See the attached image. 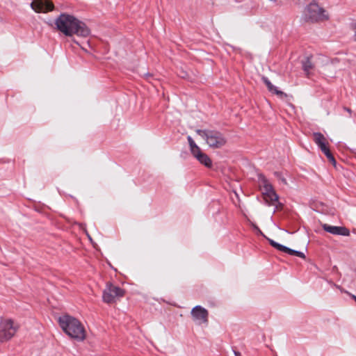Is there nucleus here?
<instances>
[{"instance_id":"f257e3e1","label":"nucleus","mask_w":356,"mask_h":356,"mask_svg":"<svg viewBox=\"0 0 356 356\" xmlns=\"http://www.w3.org/2000/svg\"><path fill=\"white\" fill-rule=\"evenodd\" d=\"M54 24L57 30L65 36L76 35L87 37L90 34V30L85 23L67 13H61L55 19Z\"/></svg>"},{"instance_id":"f03ea898","label":"nucleus","mask_w":356,"mask_h":356,"mask_svg":"<svg viewBox=\"0 0 356 356\" xmlns=\"http://www.w3.org/2000/svg\"><path fill=\"white\" fill-rule=\"evenodd\" d=\"M58 321L63 332L72 339L78 341L86 339L85 328L77 318L65 314L60 316Z\"/></svg>"},{"instance_id":"7ed1b4c3","label":"nucleus","mask_w":356,"mask_h":356,"mask_svg":"<svg viewBox=\"0 0 356 356\" xmlns=\"http://www.w3.org/2000/svg\"><path fill=\"white\" fill-rule=\"evenodd\" d=\"M196 133L206 140L209 147L213 148H220L227 142L223 134L216 130L197 129Z\"/></svg>"},{"instance_id":"20e7f679","label":"nucleus","mask_w":356,"mask_h":356,"mask_svg":"<svg viewBox=\"0 0 356 356\" xmlns=\"http://www.w3.org/2000/svg\"><path fill=\"white\" fill-rule=\"evenodd\" d=\"M325 13V10L315 1L310 3L305 11L306 19L312 22L327 19L328 17Z\"/></svg>"},{"instance_id":"39448f33","label":"nucleus","mask_w":356,"mask_h":356,"mask_svg":"<svg viewBox=\"0 0 356 356\" xmlns=\"http://www.w3.org/2000/svg\"><path fill=\"white\" fill-rule=\"evenodd\" d=\"M124 295V289L111 283H107L103 291L102 298L104 302L111 304L115 302L118 298L123 297Z\"/></svg>"},{"instance_id":"423d86ee","label":"nucleus","mask_w":356,"mask_h":356,"mask_svg":"<svg viewBox=\"0 0 356 356\" xmlns=\"http://www.w3.org/2000/svg\"><path fill=\"white\" fill-rule=\"evenodd\" d=\"M18 327L11 319L1 320L0 322V341L4 342L10 340L15 334Z\"/></svg>"},{"instance_id":"0eeeda50","label":"nucleus","mask_w":356,"mask_h":356,"mask_svg":"<svg viewBox=\"0 0 356 356\" xmlns=\"http://www.w3.org/2000/svg\"><path fill=\"white\" fill-rule=\"evenodd\" d=\"M31 8L36 13H47L54 10V5L48 0H35L31 3Z\"/></svg>"},{"instance_id":"6e6552de","label":"nucleus","mask_w":356,"mask_h":356,"mask_svg":"<svg viewBox=\"0 0 356 356\" xmlns=\"http://www.w3.org/2000/svg\"><path fill=\"white\" fill-rule=\"evenodd\" d=\"M191 316L195 321L199 324L208 323V311L200 305H197L191 310Z\"/></svg>"},{"instance_id":"1a4fd4ad","label":"nucleus","mask_w":356,"mask_h":356,"mask_svg":"<svg viewBox=\"0 0 356 356\" xmlns=\"http://www.w3.org/2000/svg\"><path fill=\"white\" fill-rule=\"evenodd\" d=\"M323 229L332 234L341 235V236H349L350 231L345 227L332 226L328 224H323L322 225Z\"/></svg>"},{"instance_id":"9d476101","label":"nucleus","mask_w":356,"mask_h":356,"mask_svg":"<svg viewBox=\"0 0 356 356\" xmlns=\"http://www.w3.org/2000/svg\"><path fill=\"white\" fill-rule=\"evenodd\" d=\"M261 80L263 83L266 86L268 91L271 93L277 95L280 99H287L289 97H291V96H289L285 92L278 90L277 87L272 84V83L267 77L262 76Z\"/></svg>"},{"instance_id":"9b49d317","label":"nucleus","mask_w":356,"mask_h":356,"mask_svg":"<svg viewBox=\"0 0 356 356\" xmlns=\"http://www.w3.org/2000/svg\"><path fill=\"white\" fill-rule=\"evenodd\" d=\"M259 179L261 186L263 187V197L272 194L274 198H275V191H274L272 184L269 183L268 179L262 175H259Z\"/></svg>"},{"instance_id":"f8f14e48","label":"nucleus","mask_w":356,"mask_h":356,"mask_svg":"<svg viewBox=\"0 0 356 356\" xmlns=\"http://www.w3.org/2000/svg\"><path fill=\"white\" fill-rule=\"evenodd\" d=\"M313 137L314 141L318 146L321 151H324L326 148H327L326 146V139L321 133H314Z\"/></svg>"},{"instance_id":"ddd939ff","label":"nucleus","mask_w":356,"mask_h":356,"mask_svg":"<svg viewBox=\"0 0 356 356\" xmlns=\"http://www.w3.org/2000/svg\"><path fill=\"white\" fill-rule=\"evenodd\" d=\"M267 238L268 243H270V245L272 247L277 249V250L287 253L290 255H293L294 250H292L286 246L280 244V243L275 242V241H273V239H270L268 238Z\"/></svg>"},{"instance_id":"4468645a","label":"nucleus","mask_w":356,"mask_h":356,"mask_svg":"<svg viewBox=\"0 0 356 356\" xmlns=\"http://www.w3.org/2000/svg\"><path fill=\"white\" fill-rule=\"evenodd\" d=\"M302 67L307 76L309 77L310 70L314 68V65L312 64L309 57H307L305 60L302 61Z\"/></svg>"},{"instance_id":"2eb2a0df","label":"nucleus","mask_w":356,"mask_h":356,"mask_svg":"<svg viewBox=\"0 0 356 356\" xmlns=\"http://www.w3.org/2000/svg\"><path fill=\"white\" fill-rule=\"evenodd\" d=\"M197 159L200 163L204 165L207 168H211L212 166L211 160L204 153H203L202 155H200V157H197Z\"/></svg>"},{"instance_id":"dca6fc26","label":"nucleus","mask_w":356,"mask_h":356,"mask_svg":"<svg viewBox=\"0 0 356 356\" xmlns=\"http://www.w3.org/2000/svg\"><path fill=\"white\" fill-rule=\"evenodd\" d=\"M275 197H276L274 198V197L272 195V194H270V195H268L266 196H264V199L266 203L268 206H270V205H273L275 202L278 201L279 197H278V195H277L276 193H275Z\"/></svg>"},{"instance_id":"f3484780","label":"nucleus","mask_w":356,"mask_h":356,"mask_svg":"<svg viewBox=\"0 0 356 356\" xmlns=\"http://www.w3.org/2000/svg\"><path fill=\"white\" fill-rule=\"evenodd\" d=\"M325 156H327V159L334 165H336V160L332 153L330 152V149L328 148H326L324 151H322Z\"/></svg>"},{"instance_id":"a211bd4d","label":"nucleus","mask_w":356,"mask_h":356,"mask_svg":"<svg viewBox=\"0 0 356 356\" xmlns=\"http://www.w3.org/2000/svg\"><path fill=\"white\" fill-rule=\"evenodd\" d=\"M191 152L194 157L196 159L200 157V155H202L203 152L201 151L200 148L197 145L195 147H193L191 149Z\"/></svg>"},{"instance_id":"6ab92c4d","label":"nucleus","mask_w":356,"mask_h":356,"mask_svg":"<svg viewBox=\"0 0 356 356\" xmlns=\"http://www.w3.org/2000/svg\"><path fill=\"white\" fill-rule=\"evenodd\" d=\"M188 143L190 145V149H191L193 147H195V146H197V145L195 144V143L194 142V140H193V138L191 136H188Z\"/></svg>"},{"instance_id":"aec40b11","label":"nucleus","mask_w":356,"mask_h":356,"mask_svg":"<svg viewBox=\"0 0 356 356\" xmlns=\"http://www.w3.org/2000/svg\"><path fill=\"white\" fill-rule=\"evenodd\" d=\"M293 255L300 257V258H305V255L303 252L298 251V250H294Z\"/></svg>"},{"instance_id":"412c9836","label":"nucleus","mask_w":356,"mask_h":356,"mask_svg":"<svg viewBox=\"0 0 356 356\" xmlns=\"http://www.w3.org/2000/svg\"><path fill=\"white\" fill-rule=\"evenodd\" d=\"M271 1L277 2L279 1L280 3H284L285 1H288L289 0H270ZM295 3H298L300 0H292Z\"/></svg>"},{"instance_id":"4be33fe9","label":"nucleus","mask_w":356,"mask_h":356,"mask_svg":"<svg viewBox=\"0 0 356 356\" xmlns=\"http://www.w3.org/2000/svg\"><path fill=\"white\" fill-rule=\"evenodd\" d=\"M350 26H351V29H353V31H354V32H355L353 38H354V40L356 41V23H352Z\"/></svg>"},{"instance_id":"5701e85b","label":"nucleus","mask_w":356,"mask_h":356,"mask_svg":"<svg viewBox=\"0 0 356 356\" xmlns=\"http://www.w3.org/2000/svg\"><path fill=\"white\" fill-rule=\"evenodd\" d=\"M343 109L347 111L348 113H352V111L350 108H348V107H343Z\"/></svg>"},{"instance_id":"b1692460","label":"nucleus","mask_w":356,"mask_h":356,"mask_svg":"<svg viewBox=\"0 0 356 356\" xmlns=\"http://www.w3.org/2000/svg\"><path fill=\"white\" fill-rule=\"evenodd\" d=\"M234 355H235V356H240L241 353L239 352L234 351Z\"/></svg>"},{"instance_id":"393cba45","label":"nucleus","mask_w":356,"mask_h":356,"mask_svg":"<svg viewBox=\"0 0 356 356\" xmlns=\"http://www.w3.org/2000/svg\"><path fill=\"white\" fill-rule=\"evenodd\" d=\"M282 181H284V183H286V180H285V179H282Z\"/></svg>"}]
</instances>
